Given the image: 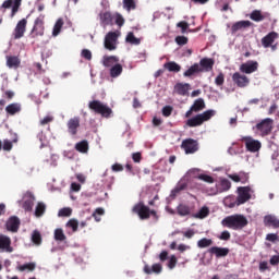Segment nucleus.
Instances as JSON below:
<instances>
[{"mask_svg":"<svg viewBox=\"0 0 279 279\" xmlns=\"http://www.w3.org/2000/svg\"><path fill=\"white\" fill-rule=\"evenodd\" d=\"M32 241L35 245H40L43 243V235H40V231L35 230L32 234Z\"/></svg>","mask_w":279,"mask_h":279,"instance_id":"obj_42","label":"nucleus"},{"mask_svg":"<svg viewBox=\"0 0 279 279\" xmlns=\"http://www.w3.org/2000/svg\"><path fill=\"white\" fill-rule=\"evenodd\" d=\"M163 69H167L170 73H180V71H182V66L175 61L166 62Z\"/></svg>","mask_w":279,"mask_h":279,"instance_id":"obj_27","label":"nucleus"},{"mask_svg":"<svg viewBox=\"0 0 279 279\" xmlns=\"http://www.w3.org/2000/svg\"><path fill=\"white\" fill-rule=\"evenodd\" d=\"M189 83H185V84H182V83H178L175 86H174V90L175 93H178V95H186V93H189Z\"/></svg>","mask_w":279,"mask_h":279,"instance_id":"obj_34","label":"nucleus"},{"mask_svg":"<svg viewBox=\"0 0 279 279\" xmlns=\"http://www.w3.org/2000/svg\"><path fill=\"white\" fill-rule=\"evenodd\" d=\"M17 269L19 271H34V269H36V264L28 263V264L20 265Z\"/></svg>","mask_w":279,"mask_h":279,"instance_id":"obj_43","label":"nucleus"},{"mask_svg":"<svg viewBox=\"0 0 279 279\" xmlns=\"http://www.w3.org/2000/svg\"><path fill=\"white\" fill-rule=\"evenodd\" d=\"M66 228H71L72 232H77V228H80V222L77 219L72 218L66 222Z\"/></svg>","mask_w":279,"mask_h":279,"instance_id":"obj_44","label":"nucleus"},{"mask_svg":"<svg viewBox=\"0 0 279 279\" xmlns=\"http://www.w3.org/2000/svg\"><path fill=\"white\" fill-rule=\"evenodd\" d=\"M278 38V33L270 32L262 39V45L265 47V49H269L276 43V39Z\"/></svg>","mask_w":279,"mask_h":279,"instance_id":"obj_23","label":"nucleus"},{"mask_svg":"<svg viewBox=\"0 0 279 279\" xmlns=\"http://www.w3.org/2000/svg\"><path fill=\"white\" fill-rule=\"evenodd\" d=\"M252 189L250 186H240L238 187V197L234 202V197L228 196L225 198V206L229 208H234V206H241V204H245V202H250L252 199V194H250Z\"/></svg>","mask_w":279,"mask_h":279,"instance_id":"obj_1","label":"nucleus"},{"mask_svg":"<svg viewBox=\"0 0 279 279\" xmlns=\"http://www.w3.org/2000/svg\"><path fill=\"white\" fill-rule=\"evenodd\" d=\"M217 111L209 109L204 111L203 113H198L186 120V128H199V125H204L206 121H210L211 117H215Z\"/></svg>","mask_w":279,"mask_h":279,"instance_id":"obj_4","label":"nucleus"},{"mask_svg":"<svg viewBox=\"0 0 279 279\" xmlns=\"http://www.w3.org/2000/svg\"><path fill=\"white\" fill-rule=\"evenodd\" d=\"M46 210H47V205H45V203L43 202H39L37 203V206L35 208V216L43 217Z\"/></svg>","mask_w":279,"mask_h":279,"instance_id":"obj_40","label":"nucleus"},{"mask_svg":"<svg viewBox=\"0 0 279 279\" xmlns=\"http://www.w3.org/2000/svg\"><path fill=\"white\" fill-rule=\"evenodd\" d=\"M0 252H7L9 254H12L14 252V248L12 247V240L10 236L0 234Z\"/></svg>","mask_w":279,"mask_h":279,"instance_id":"obj_19","label":"nucleus"},{"mask_svg":"<svg viewBox=\"0 0 279 279\" xmlns=\"http://www.w3.org/2000/svg\"><path fill=\"white\" fill-rule=\"evenodd\" d=\"M73 209L71 207L61 208L58 213V217H71Z\"/></svg>","mask_w":279,"mask_h":279,"instance_id":"obj_47","label":"nucleus"},{"mask_svg":"<svg viewBox=\"0 0 279 279\" xmlns=\"http://www.w3.org/2000/svg\"><path fill=\"white\" fill-rule=\"evenodd\" d=\"M81 56L85 60H93V52H90V50H88V49H83L81 52Z\"/></svg>","mask_w":279,"mask_h":279,"instance_id":"obj_56","label":"nucleus"},{"mask_svg":"<svg viewBox=\"0 0 279 279\" xmlns=\"http://www.w3.org/2000/svg\"><path fill=\"white\" fill-rule=\"evenodd\" d=\"M229 178H230V180H232L233 182H241L242 184H245V182H247V175H244V178L243 177H241V175H239V174H230L229 175Z\"/></svg>","mask_w":279,"mask_h":279,"instance_id":"obj_48","label":"nucleus"},{"mask_svg":"<svg viewBox=\"0 0 279 279\" xmlns=\"http://www.w3.org/2000/svg\"><path fill=\"white\" fill-rule=\"evenodd\" d=\"M208 253L216 256V258H223L230 254V248L213 246L208 250Z\"/></svg>","mask_w":279,"mask_h":279,"instance_id":"obj_21","label":"nucleus"},{"mask_svg":"<svg viewBox=\"0 0 279 279\" xmlns=\"http://www.w3.org/2000/svg\"><path fill=\"white\" fill-rule=\"evenodd\" d=\"M232 82L238 88H247L250 86V77L245 74H241L240 72H234L231 76Z\"/></svg>","mask_w":279,"mask_h":279,"instance_id":"obj_8","label":"nucleus"},{"mask_svg":"<svg viewBox=\"0 0 279 279\" xmlns=\"http://www.w3.org/2000/svg\"><path fill=\"white\" fill-rule=\"evenodd\" d=\"M53 116H46L44 119L40 120V125H49V123H52Z\"/></svg>","mask_w":279,"mask_h":279,"instance_id":"obj_59","label":"nucleus"},{"mask_svg":"<svg viewBox=\"0 0 279 279\" xmlns=\"http://www.w3.org/2000/svg\"><path fill=\"white\" fill-rule=\"evenodd\" d=\"M242 143H245V147L247 151H252L255 154V151H259L262 144L258 140H253L252 136H244L241 138Z\"/></svg>","mask_w":279,"mask_h":279,"instance_id":"obj_10","label":"nucleus"},{"mask_svg":"<svg viewBox=\"0 0 279 279\" xmlns=\"http://www.w3.org/2000/svg\"><path fill=\"white\" fill-rule=\"evenodd\" d=\"M210 245H213V241L208 238H203L197 242V246L201 248L210 247Z\"/></svg>","mask_w":279,"mask_h":279,"instance_id":"obj_46","label":"nucleus"},{"mask_svg":"<svg viewBox=\"0 0 279 279\" xmlns=\"http://www.w3.org/2000/svg\"><path fill=\"white\" fill-rule=\"evenodd\" d=\"M162 271V265L154 264L151 267L149 265L144 266V272L148 276L151 274H160Z\"/></svg>","mask_w":279,"mask_h":279,"instance_id":"obj_28","label":"nucleus"},{"mask_svg":"<svg viewBox=\"0 0 279 279\" xmlns=\"http://www.w3.org/2000/svg\"><path fill=\"white\" fill-rule=\"evenodd\" d=\"M54 241H58L59 243L66 241V234H64V230L60 228L54 230Z\"/></svg>","mask_w":279,"mask_h":279,"instance_id":"obj_38","label":"nucleus"},{"mask_svg":"<svg viewBox=\"0 0 279 279\" xmlns=\"http://www.w3.org/2000/svg\"><path fill=\"white\" fill-rule=\"evenodd\" d=\"M210 215V209L208 207H202L198 213L194 215L195 219H206Z\"/></svg>","mask_w":279,"mask_h":279,"instance_id":"obj_41","label":"nucleus"},{"mask_svg":"<svg viewBox=\"0 0 279 279\" xmlns=\"http://www.w3.org/2000/svg\"><path fill=\"white\" fill-rule=\"evenodd\" d=\"M253 23L250 21H239L231 26L232 34H236L241 29H247V27H252Z\"/></svg>","mask_w":279,"mask_h":279,"instance_id":"obj_24","label":"nucleus"},{"mask_svg":"<svg viewBox=\"0 0 279 279\" xmlns=\"http://www.w3.org/2000/svg\"><path fill=\"white\" fill-rule=\"evenodd\" d=\"M163 117H169L173 113V107L171 106H165L161 110Z\"/></svg>","mask_w":279,"mask_h":279,"instance_id":"obj_57","label":"nucleus"},{"mask_svg":"<svg viewBox=\"0 0 279 279\" xmlns=\"http://www.w3.org/2000/svg\"><path fill=\"white\" fill-rule=\"evenodd\" d=\"M76 151H80L81 154H86L88 151V142L82 141L76 143L75 145Z\"/></svg>","mask_w":279,"mask_h":279,"instance_id":"obj_39","label":"nucleus"},{"mask_svg":"<svg viewBox=\"0 0 279 279\" xmlns=\"http://www.w3.org/2000/svg\"><path fill=\"white\" fill-rule=\"evenodd\" d=\"M27 29V20L22 19L17 22L14 31H13V38L14 40H19L25 36V32Z\"/></svg>","mask_w":279,"mask_h":279,"instance_id":"obj_12","label":"nucleus"},{"mask_svg":"<svg viewBox=\"0 0 279 279\" xmlns=\"http://www.w3.org/2000/svg\"><path fill=\"white\" fill-rule=\"evenodd\" d=\"M5 228L9 232H19L21 228V219L16 216H11L5 223Z\"/></svg>","mask_w":279,"mask_h":279,"instance_id":"obj_20","label":"nucleus"},{"mask_svg":"<svg viewBox=\"0 0 279 279\" xmlns=\"http://www.w3.org/2000/svg\"><path fill=\"white\" fill-rule=\"evenodd\" d=\"M89 110H93L96 114H101L105 119H110L112 109L108 105H104L100 100H92L88 104Z\"/></svg>","mask_w":279,"mask_h":279,"instance_id":"obj_5","label":"nucleus"},{"mask_svg":"<svg viewBox=\"0 0 279 279\" xmlns=\"http://www.w3.org/2000/svg\"><path fill=\"white\" fill-rule=\"evenodd\" d=\"M100 25L102 27H108L109 25H114V14L110 11H105L99 13Z\"/></svg>","mask_w":279,"mask_h":279,"instance_id":"obj_18","label":"nucleus"},{"mask_svg":"<svg viewBox=\"0 0 279 279\" xmlns=\"http://www.w3.org/2000/svg\"><path fill=\"white\" fill-rule=\"evenodd\" d=\"M241 73H245L246 75H252V73H256L258 71V62L257 61H247L240 65Z\"/></svg>","mask_w":279,"mask_h":279,"instance_id":"obj_17","label":"nucleus"},{"mask_svg":"<svg viewBox=\"0 0 279 279\" xmlns=\"http://www.w3.org/2000/svg\"><path fill=\"white\" fill-rule=\"evenodd\" d=\"M279 264V254L278 255H274L271 258H270V265L272 266H276Z\"/></svg>","mask_w":279,"mask_h":279,"instance_id":"obj_64","label":"nucleus"},{"mask_svg":"<svg viewBox=\"0 0 279 279\" xmlns=\"http://www.w3.org/2000/svg\"><path fill=\"white\" fill-rule=\"evenodd\" d=\"M266 241H270L271 243H276V241H278V234H276V233H268L266 235Z\"/></svg>","mask_w":279,"mask_h":279,"instance_id":"obj_61","label":"nucleus"},{"mask_svg":"<svg viewBox=\"0 0 279 279\" xmlns=\"http://www.w3.org/2000/svg\"><path fill=\"white\" fill-rule=\"evenodd\" d=\"M97 215H98L99 217H101V216L106 215V210H104V208H101V207H98V208H96V210L93 213L92 217H94L95 221L99 222V221H101V218H97Z\"/></svg>","mask_w":279,"mask_h":279,"instance_id":"obj_49","label":"nucleus"},{"mask_svg":"<svg viewBox=\"0 0 279 279\" xmlns=\"http://www.w3.org/2000/svg\"><path fill=\"white\" fill-rule=\"evenodd\" d=\"M7 66L9 69H19L21 66V59L16 56H7Z\"/></svg>","mask_w":279,"mask_h":279,"instance_id":"obj_26","label":"nucleus"},{"mask_svg":"<svg viewBox=\"0 0 279 279\" xmlns=\"http://www.w3.org/2000/svg\"><path fill=\"white\" fill-rule=\"evenodd\" d=\"M251 21H255V23H260L265 19V15H263V12L260 10H254L250 14Z\"/></svg>","mask_w":279,"mask_h":279,"instance_id":"obj_35","label":"nucleus"},{"mask_svg":"<svg viewBox=\"0 0 279 279\" xmlns=\"http://www.w3.org/2000/svg\"><path fill=\"white\" fill-rule=\"evenodd\" d=\"M206 108V102L203 98H197L194 104L191 106L190 110L185 112V119H191L193 112H202Z\"/></svg>","mask_w":279,"mask_h":279,"instance_id":"obj_14","label":"nucleus"},{"mask_svg":"<svg viewBox=\"0 0 279 279\" xmlns=\"http://www.w3.org/2000/svg\"><path fill=\"white\" fill-rule=\"evenodd\" d=\"M123 5L129 12L130 10H136V2L134 0H123Z\"/></svg>","mask_w":279,"mask_h":279,"instance_id":"obj_51","label":"nucleus"},{"mask_svg":"<svg viewBox=\"0 0 279 279\" xmlns=\"http://www.w3.org/2000/svg\"><path fill=\"white\" fill-rule=\"evenodd\" d=\"M44 16H39L35 20L33 29H32V38H38V36H45V21Z\"/></svg>","mask_w":279,"mask_h":279,"instance_id":"obj_9","label":"nucleus"},{"mask_svg":"<svg viewBox=\"0 0 279 279\" xmlns=\"http://www.w3.org/2000/svg\"><path fill=\"white\" fill-rule=\"evenodd\" d=\"M175 43L179 45V47H184V45H189V37L186 36H177Z\"/></svg>","mask_w":279,"mask_h":279,"instance_id":"obj_50","label":"nucleus"},{"mask_svg":"<svg viewBox=\"0 0 279 279\" xmlns=\"http://www.w3.org/2000/svg\"><path fill=\"white\" fill-rule=\"evenodd\" d=\"M80 128V117H74L68 121V132L71 136L77 135V129Z\"/></svg>","mask_w":279,"mask_h":279,"instance_id":"obj_22","label":"nucleus"},{"mask_svg":"<svg viewBox=\"0 0 279 279\" xmlns=\"http://www.w3.org/2000/svg\"><path fill=\"white\" fill-rule=\"evenodd\" d=\"M141 38L134 36L133 32H129L126 37H125V43H128L129 45H135L138 46L141 45Z\"/></svg>","mask_w":279,"mask_h":279,"instance_id":"obj_31","label":"nucleus"},{"mask_svg":"<svg viewBox=\"0 0 279 279\" xmlns=\"http://www.w3.org/2000/svg\"><path fill=\"white\" fill-rule=\"evenodd\" d=\"M177 214L179 217H189V215H191V207L185 204H180L177 207Z\"/></svg>","mask_w":279,"mask_h":279,"instance_id":"obj_30","label":"nucleus"},{"mask_svg":"<svg viewBox=\"0 0 279 279\" xmlns=\"http://www.w3.org/2000/svg\"><path fill=\"white\" fill-rule=\"evenodd\" d=\"M230 236L229 231H222L218 239H220V241H230Z\"/></svg>","mask_w":279,"mask_h":279,"instance_id":"obj_60","label":"nucleus"},{"mask_svg":"<svg viewBox=\"0 0 279 279\" xmlns=\"http://www.w3.org/2000/svg\"><path fill=\"white\" fill-rule=\"evenodd\" d=\"M229 189H232V183L228 179H220L216 183V187L211 190V195H219V193H226Z\"/></svg>","mask_w":279,"mask_h":279,"instance_id":"obj_11","label":"nucleus"},{"mask_svg":"<svg viewBox=\"0 0 279 279\" xmlns=\"http://www.w3.org/2000/svg\"><path fill=\"white\" fill-rule=\"evenodd\" d=\"M22 106L20 102H12L5 107L7 114L14 117V114H19L21 112Z\"/></svg>","mask_w":279,"mask_h":279,"instance_id":"obj_25","label":"nucleus"},{"mask_svg":"<svg viewBox=\"0 0 279 279\" xmlns=\"http://www.w3.org/2000/svg\"><path fill=\"white\" fill-rule=\"evenodd\" d=\"M64 26V20L62 17L58 19L53 29H52V36H59L60 33L62 32V27Z\"/></svg>","mask_w":279,"mask_h":279,"instance_id":"obj_33","label":"nucleus"},{"mask_svg":"<svg viewBox=\"0 0 279 279\" xmlns=\"http://www.w3.org/2000/svg\"><path fill=\"white\" fill-rule=\"evenodd\" d=\"M177 265H178V257H175V255H171L168 262L169 269H175Z\"/></svg>","mask_w":279,"mask_h":279,"instance_id":"obj_55","label":"nucleus"},{"mask_svg":"<svg viewBox=\"0 0 279 279\" xmlns=\"http://www.w3.org/2000/svg\"><path fill=\"white\" fill-rule=\"evenodd\" d=\"M116 62H119V58L114 56H111V57L105 56L102 59V64L104 66H107V68L112 66L113 64H116Z\"/></svg>","mask_w":279,"mask_h":279,"instance_id":"obj_36","label":"nucleus"},{"mask_svg":"<svg viewBox=\"0 0 279 279\" xmlns=\"http://www.w3.org/2000/svg\"><path fill=\"white\" fill-rule=\"evenodd\" d=\"M118 38L119 34L116 32H109L105 37V48H107L108 51H114V49H117Z\"/></svg>","mask_w":279,"mask_h":279,"instance_id":"obj_13","label":"nucleus"},{"mask_svg":"<svg viewBox=\"0 0 279 279\" xmlns=\"http://www.w3.org/2000/svg\"><path fill=\"white\" fill-rule=\"evenodd\" d=\"M21 1L22 0H14V4L12 8V14H14L15 12H19V8H21Z\"/></svg>","mask_w":279,"mask_h":279,"instance_id":"obj_62","label":"nucleus"},{"mask_svg":"<svg viewBox=\"0 0 279 279\" xmlns=\"http://www.w3.org/2000/svg\"><path fill=\"white\" fill-rule=\"evenodd\" d=\"M255 130L259 132V136H269L274 130V119L266 118L255 125Z\"/></svg>","mask_w":279,"mask_h":279,"instance_id":"obj_6","label":"nucleus"},{"mask_svg":"<svg viewBox=\"0 0 279 279\" xmlns=\"http://www.w3.org/2000/svg\"><path fill=\"white\" fill-rule=\"evenodd\" d=\"M123 73V65L117 63L116 65L111 66L110 69V75L112 77H119Z\"/></svg>","mask_w":279,"mask_h":279,"instance_id":"obj_37","label":"nucleus"},{"mask_svg":"<svg viewBox=\"0 0 279 279\" xmlns=\"http://www.w3.org/2000/svg\"><path fill=\"white\" fill-rule=\"evenodd\" d=\"M177 27L181 28L182 34L186 33V29H189V22L182 21L177 24Z\"/></svg>","mask_w":279,"mask_h":279,"instance_id":"obj_58","label":"nucleus"},{"mask_svg":"<svg viewBox=\"0 0 279 279\" xmlns=\"http://www.w3.org/2000/svg\"><path fill=\"white\" fill-rule=\"evenodd\" d=\"M12 143L13 142L10 140H4L3 144H2L3 151H12V147H14V145Z\"/></svg>","mask_w":279,"mask_h":279,"instance_id":"obj_54","label":"nucleus"},{"mask_svg":"<svg viewBox=\"0 0 279 279\" xmlns=\"http://www.w3.org/2000/svg\"><path fill=\"white\" fill-rule=\"evenodd\" d=\"M113 21L119 27H123V25H125V19H123V15L120 13L113 14Z\"/></svg>","mask_w":279,"mask_h":279,"instance_id":"obj_45","label":"nucleus"},{"mask_svg":"<svg viewBox=\"0 0 279 279\" xmlns=\"http://www.w3.org/2000/svg\"><path fill=\"white\" fill-rule=\"evenodd\" d=\"M201 73L199 63H194L189 70L183 73L184 77H193V75Z\"/></svg>","mask_w":279,"mask_h":279,"instance_id":"obj_32","label":"nucleus"},{"mask_svg":"<svg viewBox=\"0 0 279 279\" xmlns=\"http://www.w3.org/2000/svg\"><path fill=\"white\" fill-rule=\"evenodd\" d=\"M132 213L138 216L142 221L149 219V217H153L155 221L159 219L158 211L150 209L143 202L136 203L132 208Z\"/></svg>","mask_w":279,"mask_h":279,"instance_id":"obj_3","label":"nucleus"},{"mask_svg":"<svg viewBox=\"0 0 279 279\" xmlns=\"http://www.w3.org/2000/svg\"><path fill=\"white\" fill-rule=\"evenodd\" d=\"M215 66V59L213 58H203L198 63V69L201 73H210Z\"/></svg>","mask_w":279,"mask_h":279,"instance_id":"obj_16","label":"nucleus"},{"mask_svg":"<svg viewBox=\"0 0 279 279\" xmlns=\"http://www.w3.org/2000/svg\"><path fill=\"white\" fill-rule=\"evenodd\" d=\"M247 223H250V221H247V218L241 214L227 216L221 221V226H223V228H229L231 230H243Z\"/></svg>","mask_w":279,"mask_h":279,"instance_id":"obj_2","label":"nucleus"},{"mask_svg":"<svg viewBox=\"0 0 279 279\" xmlns=\"http://www.w3.org/2000/svg\"><path fill=\"white\" fill-rule=\"evenodd\" d=\"M264 226H271L272 228H279V220L276 216L267 215L264 217Z\"/></svg>","mask_w":279,"mask_h":279,"instance_id":"obj_29","label":"nucleus"},{"mask_svg":"<svg viewBox=\"0 0 279 279\" xmlns=\"http://www.w3.org/2000/svg\"><path fill=\"white\" fill-rule=\"evenodd\" d=\"M23 205L22 208L26 210V213H32L34 209V202H36V196H34V193L26 192L23 196Z\"/></svg>","mask_w":279,"mask_h":279,"instance_id":"obj_15","label":"nucleus"},{"mask_svg":"<svg viewBox=\"0 0 279 279\" xmlns=\"http://www.w3.org/2000/svg\"><path fill=\"white\" fill-rule=\"evenodd\" d=\"M197 179L202 180L203 182H207V184H213L215 182V178L208 174H199Z\"/></svg>","mask_w":279,"mask_h":279,"instance_id":"obj_53","label":"nucleus"},{"mask_svg":"<svg viewBox=\"0 0 279 279\" xmlns=\"http://www.w3.org/2000/svg\"><path fill=\"white\" fill-rule=\"evenodd\" d=\"M225 82L226 75H223V72H220L215 78V84L216 86H223Z\"/></svg>","mask_w":279,"mask_h":279,"instance_id":"obj_52","label":"nucleus"},{"mask_svg":"<svg viewBox=\"0 0 279 279\" xmlns=\"http://www.w3.org/2000/svg\"><path fill=\"white\" fill-rule=\"evenodd\" d=\"M132 158H133L134 162H141L143 157H142L141 153H133Z\"/></svg>","mask_w":279,"mask_h":279,"instance_id":"obj_63","label":"nucleus"},{"mask_svg":"<svg viewBox=\"0 0 279 279\" xmlns=\"http://www.w3.org/2000/svg\"><path fill=\"white\" fill-rule=\"evenodd\" d=\"M181 149H183L187 155L195 154L196 151H199V143L197 140L193 138L183 140L181 143Z\"/></svg>","mask_w":279,"mask_h":279,"instance_id":"obj_7","label":"nucleus"}]
</instances>
